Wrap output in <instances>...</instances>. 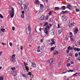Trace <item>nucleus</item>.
<instances>
[{
	"mask_svg": "<svg viewBox=\"0 0 80 80\" xmlns=\"http://www.w3.org/2000/svg\"><path fill=\"white\" fill-rule=\"evenodd\" d=\"M21 7L22 9L24 10L26 12L28 11V8L27 5H25L24 4H22Z\"/></svg>",
	"mask_w": 80,
	"mask_h": 80,
	"instance_id": "nucleus-1",
	"label": "nucleus"
},
{
	"mask_svg": "<svg viewBox=\"0 0 80 80\" xmlns=\"http://www.w3.org/2000/svg\"><path fill=\"white\" fill-rule=\"evenodd\" d=\"M50 30V26H46L45 28V30L44 31L45 33H46L47 35H48V32Z\"/></svg>",
	"mask_w": 80,
	"mask_h": 80,
	"instance_id": "nucleus-2",
	"label": "nucleus"
},
{
	"mask_svg": "<svg viewBox=\"0 0 80 80\" xmlns=\"http://www.w3.org/2000/svg\"><path fill=\"white\" fill-rule=\"evenodd\" d=\"M11 10L12 11L10 12V14L11 15V17L12 18H13L14 16V15H15V12H14V9L13 8H12L11 9Z\"/></svg>",
	"mask_w": 80,
	"mask_h": 80,
	"instance_id": "nucleus-3",
	"label": "nucleus"
},
{
	"mask_svg": "<svg viewBox=\"0 0 80 80\" xmlns=\"http://www.w3.org/2000/svg\"><path fill=\"white\" fill-rule=\"evenodd\" d=\"M70 37L71 38L72 42H74V41H75V38H74V37L72 36H71Z\"/></svg>",
	"mask_w": 80,
	"mask_h": 80,
	"instance_id": "nucleus-4",
	"label": "nucleus"
},
{
	"mask_svg": "<svg viewBox=\"0 0 80 80\" xmlns=\"http://www.w3.org/2000/svg\"><path fill=\"white\" fill-rule=\"evenodd\" d=\"M74 51H78V52H80V49L77 48H74Z\"/></svg>",
	"mask_w": 80,
	"mask_h": 80,
	"instance_id": "nucleus-5",
	"label": "nucleus"
},
{
	"mask_svg": "<svg viewBox=\"0 0 80 80\" xmlns=\"http://www.w3.org/2000/svg\"><path fill=\"white\" fill-rule=\"evenodd\" d=\"M67 7L69 10H71V8H70V7H72V5H71V4H68L67 6Z\"/></svg>",
	"mask_w": 80,
	"mask_h": 80,
	"instance_id": "nucleus-6",
	"label": "nucleus"
},
{
	"mask_svg": "<svg viewBox=\"0 0 80 80\" xmlns=\"http://www.w3.org/2000/svg\"><path fill=\"white\" fill-rule=\"evenodd\" d=\"M35 3L36 5H39L38 0H35Z\"/></svg>",
	"mask_w": 80,
	"mask_h": 80,
	"instance_id": "nucleus-7",
	"label": "nucleus"
},
{
	"mask_svg": "<svg viewBox=\"0 0 80 80\" xmlns=\"http://www.w3.org/2000/svg\"><path fill=\"white\" fill-rule=\"evenodd\" d=\"M26 30H29L30 31L31 30V27H30V25H29L28 27L26 28Z\"/></svg>",
	"mask_w": 80,
	"mask_h": 80,
	"instance_id": "nucleus-8",
	"label": "nucleus"
},
{
	"mask_svg": "<svg viewBox=\"0 0 80 80\" xmlns=\"http://www.w3.org/2000/svg\"><path fill=\"white\" fill-rule=\"evenodd\" d=\"M40 19L41 20H44V16H43V15L41 16Z\"/></svg>",
	"mask_w": 80,
	"mask_h": 80,
	"instance_id": "nucleus-9",
	"label": "nucleus"
},
{
	"mask_svg": "<svg viewBox=\"0 0 80 80\" xmlns=\"http://www.w3.org/2000/svg\"><path fill=\"white\" fill-rule=\"evenodd\" d=\"M61 10H65V6H62L61 7Z\"/></svg>",
	"mask_w": 80,
	"mask_h": 80,
	"instance_id": "nucleus-10",
	"label": "nucleus"
},
{
	"mask_svg": "<svg viewBox=\"0 0 80 80\" xmlns=\"http://www.w3.org/2000/svg\"><path fill=\"white\" fill-rule=\"evenodd\" d=\"M63 29H62V28H61L60 29L58 30V32L59 33H61Z\"/></svg>",
	"mask_w": 80,
	"mask_h": 80,
	"instance_id": "nucleus-11",
	"label": "nucleus"
},
{
	"mask_svg": "<svg viewBox=\"0 0 80 80\" xmlns=\"http://www.w3.org/2000/svg\"><path fill=\"white\" fill-rule=\"evenodd\" d=\"M68 12V11H62L61 12V13L63 14H65L66 13H67Z\"/></svg>",
	"mask_w": 80,
	"mask_h": 80,
	"instance_id": "nucleus-12",
	"label": "nucleus"
},
{
	"mask_svg": "<svg viewBox=\"0 0 80 80\" xmlns=\"http://www.w3.org/2000/svg\"><path fill=\"white\" fill-rule=\"evenodd\" d=\"M74 25V23H71L69 25H68L69 27H73Z\"/></svg>",
	"mask_w": 80,
	"mask_h": 80,
	"instance_id": "nucleus-13",
	"label": "nucleus"
},
{
	"mask_svg": "<svg viewBox=\"0 0 80 80\" xmlns=\"http://www.w3.org/2000/svg\"><path fill=\"white\" fill-rule=\"evenodd\" d=\"M26 33L28 35H30V31L26 30Z\"/></svg>",
	"mask_w": 80,
	"mask_h": 80,
	"instance_id": "nucleus-14",
	"label": "nucleus"
},
{
	"mask_svg": "<svg viewBox=\"0 0 80 80\" xmlns=\"http://www.w3.org/2000/svg\"><path fill=\"white\" fill-rule=\"evenodd\" d=\"M44 6H43V5L42 4H40V8L42 9L43 8Z\"/></svg>",
	"mask_w": 80,
	"mask_h": 80,
	"instance_id": "nucleus-15",
	"label": "nucleus"
},
{
	"mask_svg": "<svg viewBox=\"0 0 80 80\" xmlns=\"http://www.w3.org/2000/svg\"><path fill=\"white\" fill-rule=\"evenodd\" d=\"M58 53V52L57 51H55L54 52V55H57Z\"/></svg>",
	"mask_w": 80,
	"mask_h": 80,
	"instance_id": "nucleus-16",
	"label": "nucleus"
},
{
	"mask_svg": "<svg viewBox=\"0 0 80 80\" xmlns=\"http://www.w3.org/2000/svg\"><path fill=\"white\" fill-rule=\"evenodd\" d=\"M53 58L51 59L49 61V63H52L53 62Z\"/></svg>",
	"mask_w": 80,
	"mask_h": 80,
	"instance_id": "nucleus-17",
	"label": "nucleus"
},
{
	"mask_svg": "<svg viewBox=\"0 0 80 80\" xmlns=\"http://www.w3.org/2000/svg\"><path fill=\"white\" fill-rule=\"evenodd\" d=\"M28 75H30V76H31V77H32V78H33V75H32V74L31 72H29Z\"/></svg>",
	"mask_w": 80,
	"mask_h": 80,
	"instance_id": "nucleus-18",
	"label": "nucleus"
},
{
	"mask_svg": "<svg viewBox=\"0 0 80 80\" xmlns=\"http://www.w3.org/2000/svg\"><path fill=\"white\" fill-rule=\"evenodd\" d=\"M64 80H69V78L68 77H67L66 76H65L64 77Z\"/></svg>",
	"mask_w": 80,
	"mask_h": 80,
	"instance_id": "nucleus-19",
	"label": "nucleus"
},
{
	"mask_svg": "<svg viewBox=\"0 0 80 80\" xmlns=\"http://www.w3.org/2000/svg\"><path fill=\"white\" fill-rule=\"evenodd\" d=\"M78 29H77V28H76V29H75V33L77 34V33H78Z\"/></svg>",
	"mask_w": 80,
	"mask_h": 80,
	"instance_id": "nucleus-20",
	"label": "nucleus"
},
{
	"mask_svg": "<svg viewBox=\"0 0 80 80\" xmlns=\"http://www.w3.org/2000/svg\"><path fill=\"white\" fill-rule=\"evenodd\" d=\"M31 63L32 64V66L33 67H36V65L35 64L32 62Z\"/></svg>",
	"mask_w": 80,
	"mask_h": 80,
	"instance_id": "nucleus-21",
	"label": "nucleus"
},
{
	"mask_svg": "<svg viewBox=\"0 0 80 80\" xmlns=\"http://www.w3.org/2000/svg\"><path fill=\"white\" fill-rule=\"evenodd\" d=\"M11 60L12 62H15V58H12L11 59Z\"/></svg>",
	"mask_w": 80,
	"mask_h": 80,
	"instance_id": "nucleus-22",
	"label": "nucleus"
},
{
	"mask_svg": "<svg viewBox=\"0 0 80 80\" xmlns=\"http://www.w3.org/2000/svg\"><path fill=\"white\" fill-rule=\"evenodd\" d=\"M11 69L12 70H15V67H14L12 68H11Z\"/></svg>",
	"mask_w": 80,
	"mask_h": 80,
	"instance_id": "nucleus-23",
	"label": "nucleus"
},
{
	"mask_svg": "<svg viewBox=\"0 0 80 80\" xmlns=\"http://www.w3.org/2000/svg\"><path fill=\"white\" fill-rule=\"evenodd\" d=\"M25 67H26V70L27 71V72H28V70H29V69H28L27 66H26Z\"/></svg>",
	"mask_w": 80,
	"mask_h": 80,
	"instance_id": "nucleus-24",
	"label": "nucleus"
},
{
	"mask_svg": "<svg viewBox=\"0 0 80 80\" xmlns=\"http://www.w3.org/2000/svg\"><path fill=\"white\" fill-rule=\"evenodd\" d=\"M54 9L55 10H59V8L58 7H56Z\"/></svg>",
	"mask_w": 80,
	"mask_h": 80,
	"instance_id": "nucleus-25",
	"label": "nucleus"
},
{
	"mask_svg": "<svg viewBox=\"0 0 80 80\" xmlns=\"http://www.w3.org/2000/svg\"><path fill=\"white\" fill-rule=\"evenodd\" d=\"M13 73H14V74L13 75V76H16L17 74V72H14Z\"/></svg>",
	"mask_w": 80,
	"mask_h": 80,
	"instance_id": "nucleus-26",
	"label": "nucleus"
},
{
	"mask_svg": "<svg viewBox=\"0 0 80 80\" xmlns=\"http://www.w3.org/2000/svg\"><path fill=\"white\" fill-rule=\"evenodd\" d=\"M1 31L2 32H5V29H3L2 28L1 29Z\"/></svg>",
	"mask_w": 80,
	"mask_h": 80,
	"instance_id": "nucleus-27",
	"label": "nucleus"
},
{
	"mask_svg": "<svg viewBox=\"0 0 80 80\" xmlns=\"http://www.w3.org/2000/svg\"><path fill=\"white\" fill-rule=\"evenodd\" d=\"M0 18H3V17L1 14H0Z\"/></svg>",
	"mask_w": 80,
	"mask_h": 80,
	"instance_id": "nucleus-28",
	"label": "nucleus"
},
{
	"mask_svg": "<svg viewBox=\"0 0 80 80\" xmlns=\"http://www.w3.org/2000/svg\"><path fill=\"white\" fill-rule=\"evenodd\" d=\"M78 56V53H76L75 54V56L76 57H77Z\"/></svg>",
	"mask_w": 80,
	"mask_h": 80,
	"instance_id": "nucleus-29",
	"label": "nucleus"
},
{
	"mask_svg": "<svg viewBox=\"0 0 80 80\" xmlns=\"http://www.w3.org/2000/svg\"><path fill=\"white\" fill-rule=\"evenodd\" d=\"M70 48H71V47L69 46L68 48V50H70Z\"/></svg>",
	"mask_w": 80,
	"mask_h": 80,
	"instance_id": "nucleus-30",
	"label": "nucleus"
},
{
	"mask_svg": "<svg viewBox=\"0 0 80 80\" xmlns=\"http://www.w3.org/2000/svg\"><path fill=\"white\" fill-rule=\"evenodd\" d=\"M48 19V17L47 16L45 18V20H47Z\"/></svg>",
	"mask_w": 80,
	"mask_h": 80,
	"instance_id": "nucleus-31",
	"label": "nucleus"
},
{
	"mask_svg": "<svg viewBox=\"0 0 80 80\" xmlns=\"http://www.w3.org/2000/svg\"><path fill=\"white\" fill-rule=\"evenodd\" d=\"M73 72V70H70L68 71V72Z\"/></svg>",
	"mask_w": 80,
	"mask_h": 80,
	"instance_id": "nucleus-32",
	"label": "nucleus"
},
{
	"mask_svg": "<svg viewBox=\"0 0 80 80\" xmlns=\"http://www.w3.org/2000/svg\"><path fill=\"white\" fill-rule=\"evenodd\" d=\"M43 40H44V39H41L40 40L41 43H43Z\"/></svg>",
	"mask_w": 80,
	"mask_h": 80,
	"instance_id": "nucleus-33",
	"label": "nucleus"
},
{
	"mask_svg": "<svg viewBox=\"0 0 80 80\" xmlns=\"http://www.w3.org/2000/svg\"><path fill=\"white\" fill-rule=\"evenodd\" d=\"M18 3H19V4H21V3H22V1H21V0H19L18 1Z\"/></svg>",
	"mask_w": 80,
	"mask_h": 80,
	"instance_id": "nucleus-34",
	"label": "nucleus"
},
{
	"mask_svg": "<svg viewBox=\"0 0 80 80\" xmlns=\"http://www.w3.org/2000/svg\"><path fill=\"white\" fill-rule=\"evenodd\" d=\"M20 49L21 50H22V49H23V46H20Z\"/></svg>",
	"mask_w": 80,
	"mask_h": 80,
	"instance_id": "nucleus-35",
	"label": "nucleus"
},
{
	"mask_svg": "<svg viewBox=\"0 0 80 80\" xmlns=\"http://www.w3.org/2000/svg\"><path fill=\"white\" fill-rule=\"evenodd\" d=\"M0 80H3V78L2 77H0Z\"/></svg>",
	"mask_w": 80,
	"mask_h": 80,
	"instance_id": "nucleus-36",
	"label": "nucleus"
},
{
	"mask_svg": "<svg viewBox=\"0 0 80 80\" xmlns=\"http://www.w3.org/2000/svg\"><path fill=\"white\" fill-rule=\"evenodd\" d=\"M21 17L22 18H24V14H22L21 15Z\"/></svg>",
	"mask_w": 80,
	"mask_h": 80,
	"instance_id": "nucleus-37",
	"label": "nucleus"
},
{
	"mask_svg": "<svg viewBox=\"0 0 80 80\" xmlns=\"http://www.w3.org/2000/svg\"><path fill=\"white\" fill-rule=\"evenodd\" d=\"M54 49V47H53L51 48V50L52 51H53Z\"/></svg>",
	"mask_w": 80,
	"mask_h": 80,
	"instance_id": "nucleus-38",
	"label": "nucleus"
},
{
	"mask_svg": "<svg viewBox=\"0 0 80 80\" xmlns=\"http://www.w3.org/2000/svg\"><path fill=\"white\" fill-rule=\"evenodd\" d=\"M48 25V22H46L44 24V26H47Z\"/></svg>",
	"mask_w": 80,
	"mask_h": 80,
	"instance_id": "nucleus-39",
	"label": "nucleus"
},
{
	"mask_svg": "<svg viewBox=\"0 0 80 80\" xmlns=\"http://www.w3.org/2000/svg\"><path fill=\"white\" fill-rule=\"evenodd\" d=\"M76 12H79V9L77 8L76 9Z\"/></svg>",
	"mask_w": 80,
	"mask_h": 80,
	"instance_id": "nucleus-40",
	"label": "nucleus"
},
{
	"mask_svg": "<svg viewBox=\"0 0 80 80\" xmlns=\"http://www.w3.org/2000/svg\"><path fill=\"white\" fill-rule=\"evenodd\" d=\"M12 58H15V54H14L12 56Z\"/></svg>",
	"mask_w": 80,
	"mask_h": 80,
	"instance_id": "nucleus-41",
	"label": "nucleus"
},
{
	"mask_svg": "<svg viewBox=\"0 0 80 80\" xmlns=\"http://www.w3.org/2000/svg\"><path fill=\"white\" fill-rule=\"evenodd\" d=\"M49 15H52V12L50 11L49 12Z\"/></svg>",
	"mask_w": 80,
	"mask_h": 80,
	"instance_id": "nucleus-42",
	"label": "nucleus"
},
{
	"mask_svg": "<svg viewBox=\"0 0 80 80\" xmlns=\"http://www.w3.org/2000/svg\"><path fill=\"white\" fill-rule=\"evenodd\" d=\"M67 66V67H70V63H69L68 64Z\"/></svg>",
	"mask_w": 80,
	"mask_h": 80,
	"instance_id": "nucleus-43",
	"label": "nucleus"
},
{
	"mask_svg": "<svg viewBox=\"0 0 80 80\" xmlns=\"http://www.w3.org/2000/svg\"><path fill=\"white\" fill-rule=\"evenodd\" d=\"M69 52H70V50H67L66 51L67 53H68Z\"/></svg>",
	"mask_w": 80,
	"mask_h": 80,
	"instance_id": "nucleus-44",
	"label": "nucleus"
},
{
	"mask_svg": "<svg viewBox=\"0 0 80 80\" xmlns=\"http://www.w3.org/2000/svg\"><path fill=\"white\" fill-rule=\"evenodd\" d=\"M12 30L13 31H15V27H12Z\"/></svg>",
	"mask_w": 80,
	"mask_h": 80,
	"instance_id": "nucleus-45",
	"label": "nucleus"
},
{
	"mask_svg": "<svg viewBox=\"0 0 80 80\" xmlns=\"http://www.w3.org/2000/svg\"><path fill=\"white\" fill-rule=\"evenodd\" d=\"M9 45H10V46H12V45H13V44H12V43L11 42H10L9 43Z\"/></svg>",
	"mask_w": 80,
	"mask_h": 80,
	"instance_id": "nucleus-46",
	"label": "nucleus"
},
{
	"mask_svg": "<svg viewBox=\"0 0 80 80\" xmlns=\"http://www.w3.org/2000/svg\"><path fill=\"white\" fill-rule=\"evenodd\" d=\"M22 76L23 77H25V78H26V74H24Z\"/></svg>",
	"mask_w": 80,
	"mask_h": 80,
	"instance_id": "nucleus-47",
	"label": "nucleus"
},
{
	"mask_svg": "<svg viewBox=\"0 0 80 80\" xmlns=\"http://www.w3.org/2000/svg\"><path fill=\"white\" fill-rule=\"evenodd\" d=\"M24 64L25 65H28V64L27 63H26L25 62H24Z\"/></svg>",
	"mask_w": 80,
	"mask_h": 80,
	"instance_id": "nucleus-48",
	"label": "nucleus"
},
{
	"mask_svg": "<svg viewBox=\"0 0 80 80\" xmlns=\"http://www.w3.org/2000/svg\"><path fill=\"white\" fill-rule=\"evenodd\" d=\"M51 42H55V41H54V39H52L51 40Z\"/></svg>",
	"mask_w": 80,
	"mask_h": 80,
	"instance_id": "nucleus-49",
	"label": "nucleus"
},
{
	"mask_svg": "<svg viewBox=\"0 0 80 80\" xmlns=\"http://www.w3.org/2000/svg\"><path fill=\"white\" fill-rule=\"evenodd\" d=\"M24 13H25V12L24 11H22V14H24Z\"/></svg>",
	"mask_w": 80,
	"mask_h": 80,
	"instance_id": "nucleus-50",
	"label": "nucleus"
},
{
	"mask_svg": "<svg viewBox=\"0 0 80 80\" xmlns=\"http://www.w3.org/2000/svg\"><path fill=\"white\" fill-rule=\"evenodd\" d=\"M37 51L38 52H40V49H38L37 50Z\"/></svg>",
	"mask_w": 80,
	"mask_h": 80,
	"instance_id": "nucleus-51",
	"label": "nucleus"
},
{
	"mask_svg": "<svg viewBox=\"0 0 80 80\" xmlns=\"http://www.w3.org/2000/svg\"><path fill=\"white\" fill-rule=\"evenodd\" d=\"M77 60H79V61H80V57H79L78 58Z\"/></svg>",
	"mask_w": 80,
	"mask_h": 80,
	"instance_id": "nucleus-52",
	"label": "nucleus"
},
{
	"mask_svg": "<svg viewBox=\"0 0 80 80\" xmlns=\"http://www.w3.org/2000/svg\"><path fill=\"white\" fill-rule=\"evenodd\" d=\"M69 56H71V57H72V53H70L69 54Z\"/></svg>",
	"mask_w": 80,
	"mask_h": 80,
	"instance_id": "nucleus-53",
	"label": "nucleus"
},
{
	"mask_svg": "<svg viewBox=\"0 0 80 80\" xmlns=\"http://www.w3.org/2000/svg\"><path fill=\"white\" fill-rule=\"evenodd\" d=\"M73 77H75V76H77L76 74L74 73V74L73 75Z\"/></svg>",
	"mask_w": 80,
	"mask_h": 80,
	"instance_id": "nucleus-54",
	"label": "nucleus"
},
{
	"mask_svg": "<svg viewBox=\"0 0 80 80\" xmlns=\"http://www.w3.org/2000/svg\"><path fill=\"white\" fill-rule=\"evenodd\" d=\"M55 42H53L52 43H50V44H55Z\"/></svg>",
	"mask_w": 80,
	"mask_h": 80,
	"instance_id": "nucleus-55",
	"label": "nucleus"
},
{
	"mask_svg": "<svg viewBox=\"0 0 80 80\" xmlns=\"http://www.w3.org/2000/svg\"><path fill=\"white\" fill-rule=\"evenodd\" d=\"M39 30L41 32H42V29H41V28H40L39 29Z\"/></svg>",
	"mask_w": 80,
	"mask_h": 80,
	"instance_id": "nucleus-56",
	"label": "nucleus"
},
{
	"mask_svg": "<svg viewBox=\"0 0 80 80\" xmlns=\"http://www.w3.org/2000/svg\"><path fill=\"white\" fill-rule=\"evenodd\" d=\"M73 47H71V48L70 50H73Z\"/></svg>",
	"mask_w": 80,
	"mask_h": 80,
	"instance_id": "nucleus-57",
	"label": "nucleus"
},
{
	"mask_svg": "<svg viewBox=\"0 0 80 80\" xmlns=\"http://www.w3.org/2000/svg\"><path fill=\"white\" fill-rule=\"evenodd\" d=\"M76 75V76H77V75H78V74L77 73H75Z\"/></svg>",
	"mask_w": 80,
	"mask_h": 80,
	"instance_id": "nucleus-58",
	"label": "nucleus"
},
{
	"mask_svg": "<svg viewBox=\"0 0 80 80\" xmlns=\"http://www.w3.org/2000/svg\"><path fill=\"white\" fill-rule=\"evenodd\" d=\"M70 34L71 35H72V32H70Z\"/></svg>",
	"mask_w": 80,
	"mask_h": 80,
	"instance_id": "nucleus-59",
	"label": "nucleus"
},
{
	"mask_svg": "<svg viewBox=\"0 0 80 80\" xmlns=\"http://www.w3.org/2000/svg\"><path fill=\"white\" fill-rule=\"evenodd\" d=\"M58 27L59 28H60V25H59V24H58Z\"/></svg>",
	"mask_w": 80,
	"mask_h": 80,
	"instance_id": "nucleus-60",
	"label": "nucleus"
},
{
	"mask_svg": "<svg viewBox=\"0 0 80 80\" xmlns=\"http://www.w3.org/2000/svg\"><path fill=\"white\" fill-rule=\"evenodd\" d=\"M2 44L3 45H6V44L5 43H2Z\"/></svg>",
	"mask_w": 80,
	"mask_h": 80,
	"instance_id": "nucleus-61",
	"label": "nucleus"
},
{
	"mask_svg": "<svg viewBox=\"0 0 80 80\" xmlns=\"http://www.w3.org/2000/svg\"><path fill=\"white\" fill-rule=\"evenodd\" d=\"M66 39H67V40H68L69 39H68V38L67 37H66Z\"/></svg>",
	"mask_w": 80,
	"mask_h": 80,
	"instance_id": "nucleus-62",
	"label": "nucleus"
},
{
	"mask_svg": "<svg viewBox=\"0 0 80 80\" xmlns=\"http://www.w3.org/2000/svg\"><path fill=\"white\" fill-rule=\"evenodd\" d=\"M73 64V62H71V64Z\"/></svg>",
	"mask_w": 80,
	"mask_h": 80,
	"instance_id": "nucleus-63",
	"label": "nucleus"
},
{
	"mask_svg": "<svg viewBox=\"0 0 80 80\" xmlns=\"http://www.w3.org/2000/svg\"><path fill=\"white\" fill-rule=\"evenodd\" d=\"M40 46H38V49H40Z\"/></svg>",
	"mask_w": 80,
	"mask_h": 80,
	"instance_id": "nucleus-64",
	"label": "nucleus"
}]
</instances>
